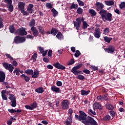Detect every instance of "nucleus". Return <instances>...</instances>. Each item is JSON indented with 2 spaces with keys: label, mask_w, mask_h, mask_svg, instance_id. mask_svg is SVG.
Masks as SVG:
<instances>
[{
  "label": "nucleus",
  "mask_w": 125,
  "mask_h": 125,
  "mask_svg": "<svg viewBox=\"0 0 125 125\" xmlns=\"http://www.w3.org/2000/svg\"><path fill=\"white\" fill-rule=\"evenodd\" d=\"M14 74H16L17 76L20 75V69L19 68H15L14 71Z\"/></svg>",
  "instance_id": "nucleus-36"
},
{
  "label": "nucleus",
  "mask_w": 125,
  "mask_h": 125,
  "mask_svg": "<svg viewBox=\"0 0 125 125\" xmlns=\"http://www.w3.org/2000/svg\"><path fill=\"white\" fill-rule=\"evenodd\" d=\"M21 11V13H22L23 14V15H24V16H28V15H29V12H28L26 11H25L24 10H22Z\"/></svg>",
  "instance_id": "nucleus-49"
},
{
  "label": "nucleus",
  "mask_w": 125,
  "mask_h": 125,
  "mask_svg": "<svg viewBox=\"0 0 125 125\" xmlns=\"http://www.w3.org/2000/svg\"><path fill=\"white\" fill-rule=\"evenodd\" d=\"M83 63H79L76 66L73 67L71 69L72 73H73L75 76H78V75H83V71L79 70V69L83 67Z\"/></svg>",
  "instance_id": "nucleus-4"
},
{
  "label": "nucleus",
  "mask_w": 125,
  "mask_h": 125,
  "mask_svg": "<svg viewBox=\"0 0 125 125\" xmlns=\"http://www.w3.org/2000/svg\"><path fill=\"white\" fill-rule=\"evenodd\" d=\"M103 32H104V34L106 35V34H108V33H110V29H109V28H105Z\"/></svg>",
  "instance_id": "nucleus-50"
},
{
  "label": "nucleus",
  "mask_w": 125,
  "mask_h": 125,
  "mask_svg": "<svg viewBox=\"0 0 125 125\" xmlns=\"http://www.w3.org/2000/svg\"><path fill=\"white\" fill-rule=\"evenodd\" d=\"M24 73L29 76H32L33 74H34V70L32 69H27L24 71Z\"/></svg>",
  "instance_id": "nucleus-24"
},
{
  "label": "nucleus",
  "mask_w": 125,
  "mask_h": 125,
  "mask_svg": "<svg viewBox=\"0 0 125 125\" xmlns=\"http://www.w3.org/2000/svg\"><path fill=\"white\" fill-rule=\"evenodd\" d=\"M25 5L26 3L25 2L20 1L18 3V9L21 11H22V10H24V9H25Z\"/></svg>",
  "instance_id": "nucleus-16"
},
{
  "label": "nucleus",
  "mask_w": 125,
  "mask_h": 125,
  "mask_svg": "<svg viewBox=\"0 0 125 125\" xmlns=\"http://www.w3.org/2000/svg\"><path fill=\"white\" fill-rule=\"evenodd\" d=\"M37 28L41 35H44V34H45V31H44V29H42L43 28V27L42 26H37Z\"/></svg>",
  "instance_id": "nucleus-25"
},
{
  "label": "nucleus",
  "mask_w": 125,
  "mask_h": 125,
  "mask_svg": "<svg viewBox=\"0 0 125 125\" xmlns=\"http://www.w3.org/2000/svg\"><path fill=\"white\" fill-rule=\"evenodd\" d=\"M104 51L107 53L113 54L115 52V46L109 45L108 48H104Z\"/></svg>",
  "instance_id": "nucleus-12"
},
{
  "label": "nucleus",
  "mask_w": 125,
  "mask_h": 125,
  "mask_svg": "<svg viewBox=\"0 0 125 125\" xmlns=\"http://www.w3.org/2000/svg\"><path fill=\"white\" fill-rule=\"evenodd\" d=\"M35 25H36V21L35 19H32L29 22V27L32 28V27H34Z\"/></svg>",
  "instance_id": "nucleus-37"
},
{
  "label": "nucleus",
  "mask_w": 125,
  "mask_h": 125,
  "mask_svg": "<svg viewBox=\"0 0 125 125\" xmlns=\"http://www.w3.org/2000/svg\"><path fill=\"white\" fill-rule=\"evenodd\" d=\"M11 106L12 107H16V100L11 101Z\"/></svg>",
  "instance_id": "nucleus-56"
},
{
  "label": "nucleus",
  "mask_w": 125,
  "mask_h": 125,
  "mask_svg": "<svg viewBox=\"0 0 125 125\" xmlns=\"http://www.w3.org/2000/svg\"><path fill=\"white\" fill-rule=\"evenodd\" d=\"M8 98L9 99H10V100H11V101H14V100H16V98H15L13 94H11Z\"/></svg>",
  "instance_id": "nucleus-43"
},
{
  "label": "nucleus",
  "mask_w": 125,
  "mask_h": 125,
  "mask_svg": "<svg viewBox=\"0 0 125 125\" xmlns=\"http://www.w3.org/2000/svg\"><path fill=\"white\" fill-rule=\"evenodd\" d=\"M33 73L34 74H32V78H34V79L38 78V76L40 75V71L39 70L34 71V72Z\"/></svg>",
  "instance_id": "nucleus-29"
},
{
  "label": "nucleus",
  "mask_w": 125,
  "mask_h": 125,
  "mask_svg": "<svg viewBox=\"0 0 125 125\" xmlns=\"http://www.w3.org/2000/svg\"><path fill=\"white\" fill-rule=\"evenodd\" d=\"M47 55L49 57H52V50L49 49L48 51Z\"/></svg>",
  "instance_id": "nucleus-59"
},
{
  "label": "nucleus",
  "mask_w": 125,
  "mask_h": 125,
  "mask_svg": "<svg viewBox=\"0 0 125 125\" xmlns=\"http://www.w3.org/2000/svg\"><path fill=\"white\" fill-rule=\"evenodd\" d=\"M74 63H75V60H74V59H72L67 62V65H68V66H70V65H73Z\"/></svg>",
  "instance_id": "nucleus-45"
},
{
  "label": "nucleus",
  "mask_w": 125,
  "mask_h": 125,
  "mask_svg": "<svg viewBox=\"0 0 125 125\" xmlns=\"http://www.w3.org/2000/svg\"><path fill=\"white\" fill-rule=\"evenodd\" d=\"M34 7V5L33 4H29L28 7H27V10L29 11V13H33L32 10H33V8Z\"/></svg>",
  "instance_id": "nucleus-31"
},
{
  "label": "nucleus",
  "mask_w": 125,
  "mask_h": 125,
  "mask_svg": "<svg viewBox=\"0 0 125 125\" xmlns=\"http://www.w3.org/2000/svg\"><path fill=\"white\" fill-rule=\"evenodd\" d=\"M52 12L53 13V17H56L58 15V12L54 8L51 10Z\"/></svg>",
  "instance_id": "nucleus-40"
},
{
  "label": "nucleus",
  "mask_w": 125,
  "mask_h": 125,
  "mask_svg": "<svg viewBox=\"0 0 125 125\" xmlns=\"http://www.w3.org/2000/svg\"><path fill=\"white\" fill-rule=\"evenodd\" d=\"M111 120V116L110 115H106L103 117L102 121L103 122H108V121H110Z\"/></svg>",
  "instance_id": "nucleus-33"
},
{
  "label": "nucleus",
  "mask_w": 125,
  "mask_h": 125,
  "mask_svg": "<svg viewBox=\"0 0 125 125\" xmlns=\"http://www.w3.org/2000/svg\"><path fill=\"white\" fill-rule=\"evenodd\" d=\"M79 113V116L77 114L75 115V120L82 122V123L83 122H85L87 120V115H86V113L82 110H80Z\"/></svg>",
  "instance_id": "nucleus-3"
},
{
  "label": "nucleus",
  "mask_w": 125,
  "mask_h": 125,
  "mask_svg": "<svg viewBox=\"0 0 125 125\" xmlns=\"http://www.w3.org/2000/svg\"><path fill=\"white\" fill-rule=\"evenodd\" d=\"M53 65L57 69H59V70H65V69H66L65 66H64L63 65L60 64V63L59 62L54 63Z\"/></svg>",
  "instance_id": "nucleus-14"
},
{
  "label": "nucleus",
  "mask_w": 125,
  "mask_h": 125,
  "mask_svg": "<svg viewBox=\"0 0 125 125\" xmlns=\"http://www.w3.org/2000/svg\"><path fill=\"white\" fill-rule=\"evenodd\" d=\"M110 115L112 117V118H114L115 116H116V113L114 111H111L109 112Z\"/></svg>",
  "instance_id": "nucleus-58"
},
{
  "label": "nucleus",
  "mask_w": 125,
  "mask_h": 125,
  "mask_svg": "<svg viewBox=\"0 0 125 125\" xmlns=\"http://www.w3.org/2000/svg\"><path fill=\"white\" fill-rule=\"evenodd\" d=\"M72 118H73V116H69L67 120H65V124L66 125H71V124L73 123V119Z\"/></svg>",
  "instance_id": "nucleus-21"
},
{
  "label": "nucleus",
  "mask_w": 125,
  "mask_h": 125,
  "mask_svg": "<svg viewBox=\"0 0 125 125\" xmlns=\"http://www.w3.org/2000/svg\"><path fill=\"white\" fill-rule=\"evenodd\" d=\"M81 95H83L84 96H86V95H88L89 93H90V90H82L81 91Z\"/></svg>",
  "instance_id": "nucleus-27"
},
{
  "label": "nucleus",
  "mask_w": 125,
  "mask_h": 125,
  "mask_svg": "<svg viewBox=\"0 0 125 125\" xmlns=\"http://www.w3.org/2000/svg\"><path fill=\"white\" fill-rule=\"evenodd\" d=\"M76 21H73V24L74 25V27H76V29L77 31L80 30V28H81V25L82 24V22H83L82 29L83 30H86V28L89 26L88 24H87V22L84 21V19L83 17L82 18H78L76 19Z\"/></svg>",
  "instance_id": "nucleus-1"
},
{
  "label": "nucleus",
  "mask_w": 125,
  "mask_h": 125,
  "mask_svg": "<svg viewBox=\"0 0 125 125\" xmlns=\"http://www.w3.org/2000/svg\"><path fill=\"white\" fill-rule=\"evenodd\" d=\"M57 39H58L60 41H62V40H64V36L61 32H58L56 35Z\"/></svg>",
  "instance_id": "nucleus-23"
},
{
  "label": "nucleus",
  "mask_w": 125,
  "mask_h": 125,
  "mask_svg": "<svg viewBox=\"0 0 125 125\" xmlns=\"http://www.w3.org/2000/svg\"><path fill=\"white\" fill-rule=\"evenodd\" d=\"M9 30L12 34H13V33L15 32V28H14V25L13 24L10 25L9 27Z\"/></svg>",
  "instance_id": "nucleus-35"
},
{
  "label": "nucleus",
  "mask_w": 125,
  "mask_h": 125,
  "mask_svg": "<svg viewBox=\"0 0 125 125\" xmlns=\"http://www.w3.org/2000/svg\"><path fill=\"white\" fill-rule=\"evenodd\" d=\"M38 57V54L37 53H34L32 56V59L33 60V62H36L37 61V58Z\"/></svg>",
  "instance_id": "nucleus-46"
},
{
  "label": "nucleus",
  "mask_w": 125,
  "mask_h": 125,
  "mask_svg": "<svg viewBox=\"0 0 125 125\" xmlns=\"http://www.w3.org/2000/svg\"><path fill=\"white\" fill-rule=\"evenodd\" d=\"M31 30L32 32V34L34 37L37 38L39 36V30L37 29V27L33 26L31 28Z\"/></svg>",
  "instance_id": "nucleus-15"
},
{
  "label": "nucleus",
  "mask_w": 125,
  "mask_h": 125,
  "mask_svg": "<svg viewBox=\"0 0 125 125\" xmlns=\"http://www.w3.org/2000/svg\"><path fill=\"white\" fill-rule=\"evenodd\" d=\"M35 92L37 93H43L44 92V90L42 87H40L35 89Z\"/></svg>",
  "instance_id": "nucleus-26"
},
{
  "label": "nucleus",
  "mask_w": 125,
  "mask_h": 125,
  "mask_svg": "<svg viewBox=\"0 0 125 125\" xmlns=\"http://www.w3.org/2000/svg\"><path fill=\"white\" fill-rule=\"evenodd\" d=\"M104 2L106 5H108V6L114 5V4H115V2L113 0L104 1Z\"/></svg>",
  "instance_id": "nucleus-30"
},
{
  "label": "nucleus",
  "mask_w": 125,
  "mask_h": 125,
  "mask_svg": "<svg viewBox=\"0 0 125 125\" xmlns=\"http://www.w3.org/2000/svg\"><path fill=\"white\" fill-rule=\"evenodd\" d=\"M104 41L105 42H108V43H110L111 42V41L113 40V38H109L107 36L104 37Z\"/></svg>",
  "instance_id": "nucleus-32"
},
{
  "label": "nucleus",
  "mask_w": 125,
  "mask_h": 125,
  "mask_svg": "<svg viewBox=\"0 0 125 125\" xmlns=\"http://www.w3.org/2000/svg\"><path fill=\"white\" fill-rule=\"evenodd\" d=\"M78 7H79L78 4H77V3L75 4V3H73L71 4V5L70 6V9H73V8H74V9H77L78 8Z\"/></svg>",
  "instance_id": "nucleus-38"
},
{
  "label": "nucleus",
  "mask_w": 125,
  "mask_h": 125,
  "mask_svg": "<svg viewBox=\"0 0 125 125\" xmlns=\"http://www.w3.org/2000/svg\"><path fill=\"white\" fill-rule=\"evenodd\" d=\"M58 32H59V30L55 28L52 27L51 30V35L54 36V37H55L56 36V34H57V33H58Z\"/></svg>",
  "instance_id": "nucleus-22"
},
{
  "label": "nucleus",
  "mask_w": 125,
  "mask_h": 125,
  "mask_svg": "<svg viewBox=\"0 0 125 125\" xmlns=\"http://www.w3.org/2000/svg\"><path fill=\"white\" fill-rule=\"evenodd\" d=\"M82 72H83L84 74H86V75H89V74H90V71L86 69L83 70Z\"/></svg>",
  "instance_id": "nucleus-51"
},
{
  "label": "nucleus",
  "mask_w": 125,
  "mask_h": 125,
  "mask_svg": "<svg viewBox=\"0 0 125 125\" xmlns=\"http://www.w3.org/2000/svg\"><path fill=\"white\" fill-rule=\"evenodd\" d=\"M51 89L52 91L56 92V93H60L61 92V90L60 89V88L54 85L52 86Z\"/></svg>",
  "instance_id": "nucleus-17"
},
{
  "label": "nucleus",
  "mask_w": 125,
  "mask_h": 125,
  "mask_svg": "<svg viewBox=\"0 0 125 125\" xmlns=\"http://www.w3.org/2000/svg\"><path fill=\"white\" fill-rule=\"evenodd\" d=\"M88 12L89 13H90V14L91 15L92 17L93 16H96V12L95 11V10H93V9H89L88 10Z\"/></svg>",
  "instance_id": "nucleus-34"
},
{
  "label": "nucleus",
  "mask_w": 125,
  "mask_h": 125,
  "mask_svg": "<svg viewBox=\"0 0 125 125\" xmlns=\"http://www.w3.org/2000/svg\"><path fill=\"white\" fill-rule=\"evenodd\" d=\"M8 111L10 114H14V113H16V110L13 109H8Z\"/></svg>",
  "instance_id": "nucleus-55"
},
{
  "label": "nucleus",
  "mask_w": 125,
  "mask_h": 125,
  "mask_svg": "<svg viewBox=\"0 0 125 125\" xmlns=\"http://www.w3.org/2000/svg\"><path fill=\"white\" fill-rule=\"evenodd\" d=\"M31 107L33 108V109H36L38 107V104H37V102H34L32 104H31Z\"/></svg>",
  "instance_id": "nucleus-47"
},
{
  "label": "nucleus",
  "mask_w": 125,
  "mask_h": 125,
  "mask_svg": "<svg viewBox=\"0 0 125 125\" xmlns=\"http://www.w3.org/2000/svg\"><path fill=\"white\" fill-rule=\"evenodd\" d=\"M105 107L107 110H114V106L112 104H106Z\"/></svg>",
  "instance_id": "nucleus-39"
},
{
  "label": "nucleus",
  "mask_w": 125,
  "mask_h": 125,
  "mask_svg": "<svg viewBox=\"0 0 125 125\" xmlns=\"http://www.w3.org/2000/svg\"><path fill=\"white\" fill-rule=\"evenodd\" d=\"M2 66L5 69H6V70H8L10 73H12V72H13V70H14V66H13V65L10 63L5 62H3Z\"/></svg>",
  "instance_id": "nucleus-7"
},
{
  "label": "nucleus",
  "mask_w": 125,
  "mask_h": 125,
  "mask_svg": "<svg viewBox=\"0 0 125 125\" xmlns=\"http://www.w3.org/2000/svg\"><path fill=\"white\" fill-rule=\"evenodd\" d=\"M82 122L85 125H98L97 122L90 116H87L86 120Z\"/></svg>",
  "instance_id": "nucleus-5"
},
{
  "label": "nucleus",
  "mask_w": 125,
  "mask_h": 125,
  "mask_svg": "<svg viewBox=\"0 0 125 125\" xmlns=\"http://www.w3.org/2000/svg\"><path fill=\"white\" fill-rule=\"evenodd\" d=\"M97 99L98 101H101V100H103L102 95H99L97 97Z\"/></svg>",
  "instance_id": "nucleus-62"
},
{
  "label": "nucleus",
  "mask_w": 125,
  "mask_h": 125,
  "mask_svg": "<svg viewBox=\"0 0 125 125\" xmlns=\"http://www.w3.org/2000/svg\"><path fill=\"white\" fill-rule=\"evenodd\" d=\"M5 55L6 57H7V58H8V59H10V60H13V58L10 56V54H6Z\"/></svg>",
  "instance_id": "nucleus-57"
},
{
  "label": "nucleus",
  "mask_w": 125,
  "mask_h": 125,
  "mask_svg": "<svg viewBox=\"0 0 125 125\" xmlns=\"http://www.w3.org/2000/svg\"><path fill=\"white\" fill-rule=\"evenodd\" d=\"M119 7L121 9H123V8H125V2H122L119 5Z\"/></svg>",
  "instance_id": "nucleus-52"
},
{
  "label": "nucleus",
  "mask_w": 125,
  "mask_h": 125,
  "mask_svg": "<svg viewBox=\"0 0 125 125\" xmlns=\"http://www.w3.org/2000/svg\"><path fill=\"white\" fill-rule=\"evenodd\" d=\"M46 7H47V8L51 9L52 8V4H51L50 2L46 3Z\"/></svg>",
  "instance_id": "nucleus-54"
},
{
  "label": "nucleus",
  "mask_w": 125,
  "mask_h": 125,
  "mask_svg": "<svg viewBox=\"0 0 125 125\" xmlns=\"http://www.w3.org/2000/svg\"><path fill=\"white\" fill-rule=\"evenodd\" d=\"M25 39H31L32 40H34V36L31 35H27L25 37Z\"/></svg>",
  "instance_id": "nucleus-61"
},
{
  "label": "nucleus",
  "mask_w": 125,
  "mask_h": 125,
  "mask_svg": "<svg viewBox=\"0 0 125 125\" xmlns=\"http://www.w3.org/2000/svg\"><path fill=\"white\" fill-rule=\"evenodd\" d=\"M93 108L95 109H99V110H102V106H101V104L98 102H95L93 105Z\"/></svg>",
  "instance_id": "nucleus-19"
},
{
  "label": "nucleus",
  "mask_w": 125,
  "mask_h": 125,
  "mask_svg": "<svg viewBox=\"0 0 125 125\" xmlns=\"http://www.w3.org/2000/svg\"><path fill=\"white\" fill-rule=\"evenodd\" d=\"M56 84L57 86H62V82L61 81H57Z\"/></svg>",
  "instance_id": "nucleus-63"
},
{
  "label": "nucleus",
  "mask_w": 125,
  "mask_h": 125,
  "mask_svg": "<svg viewBox=\"0 0 125 125\" xmlns=\"http://www.w3.org/2000/svg\"><path fill=\"white\" fill-rule=\"evenodd\" d=\"M25 107L26 108V109H27V110H33V108L32 107V106H30V105H25Z\"/></svg>",
  "instance_id": "nucleus-64"
},
{
  "label": "nucleus",
  "mask_w": 125,
  "mask_h": 125,
  "mask_svg": "<svg viewBox=\"0 0 125 125\" xmlns=\"http://www.w3.org/2000/svg\"><path fill=\"white\" fill-rule=\"evenodd\" d=\"M95 38L99 39L101 37V32H100V28L99 27H96L95 29V31L93 33Z\"/></svg>",
  "instance_id": "nucleus-11"
},
{
  "label": "nucleus",
  "mask_w": 125,
  "mask_h": 125,
  "mask_svg": "<svg viewBox=\"0 0 125 125\" xmlns=\"http://www.w3.org/2000/svg\"><path fill=\"white\" fill-rule=\"evenodd\" d=\"M17 32L20 36H26L27 33L25 28H20L17 30Z\"/></svg>",
  "instance_id": "nucleus-13"
},
{
  "label": "nucleus",
  "mask_w": 125,
  "mask_h": 125,
  "mask_svg": "<svg viewBox=\"0 0 125 125\" xmlns=\"http://www.w3.org/2000/svg\"><path fill=\"white\" fill-rule=\"evenodd\" d=\"M77 78L78 80H80V81H83V80L85 79V77H84L83 75H82L80 74L78 75Z\"/></svg>",
  "instance_id": "nucleus-41"
},
{
  "label": "nucleus",
  "mask_w": 125,
  "mask_h": 125,
  "mask_svg": "<svg viewBox=\"0 0 125 125\" xmlns=\"http://www.w3.org/2000/svg\"><path fill=\"white\" fill-rule=\"evenodd\" d=\"M4 2L5 3H8L7 5V7L8 8V10L10 11V12H12V11H13V9H14L13 5H12V0H4Z\"/></svg>",
  "instance_id": "nucleus-9"
},
{
  "label": "nucleus",
  "mask_w": 125,
  "mask_h": 125,
  "mask_svg": "<svg viewBox=\"0 0 125 125\" xmlns=\"http://www.w3.org/2000/svg\"><path fill=\"white\" fill-rule=\"evenodd\" d=\"M5 80V73L2 71H0V83H3Z\"/></svg>",
  "instance_id": "nucleus-18"
},
{
  "label": "nucleus",
  "mask_w": 125,
  "mask_h": 125,
  "mask_svg": "<svg viewBox=\"0 0 125 125\" xmlns=\"http://www.w3.org/2000/svg\"><path fill=\"white\" fill-rule=\"evenodd\" d=\"M99 14L101 16V19L104 22H106V21L111 22L113 20V15L110 12H107L106 10H103L101 11H100Z\"/></svg>",
  "instance_id": "nucleus-2"
},
{
  "label": "nucleus",
  "mask_w": 125,
  "mask_h": 125,
  "mask_svg": "<svg viewBox=\"0 0 125 125\" xmlns=\"http://www.w3.org/2000/svg\"><path fill=\"white\" fill-rule=\"evenodd\" d=\"M107 94L102 95L103 100H105V101H108V97H107Z\"/></svg>",
  "instance_id": "nucleus-60"
},
{
  "label": "nucleus",
  "mask_w": 125,
  "mask_h": 125,
  "mask_svg": "<svg viewBox=\"0 0 125 125\" xmlns=\"http://www.w3.org/2000/svg\"><path fill=\"white\" fill-rule=\"evenodd\" d=\"M26 42V38L25 37H21L19 36H17L15 37L14 39L13 43H16V44H19V43H23Z\"/></svg>",
  "instance_id": "nucleus-6"
},
{
  "label": "nucleus",
  "mask_w": 125,
  "mask_h": 125,
  "mask_svg": "<svg viewBox=\"0 0 125 125\" xmlns=\"http://www.w3.org/2000/svg\"><path fill=\"white\" fill-rule=\"evenodd\" d=\"M81 55V52H80L79 50H76L75 53L74 54V56L78 58L79 56Z\"/></svg>",
  "instance_id": "nucleus-53"
},
{
  "label": "nucleus",
  "mask_w": 125,
  "mask_h": 125,
  "mask_svg": "<svg viewBox=\"0 0 125 125\" xmlns=\"http://www.w3.org/2000/svg\"><path fill=\"white\" fill-rule=\"evenodd\" d=\"M74 113V110L72 108H69L68 111V114L69 115V116L73 117L72 114Z\"/></svg>",
  "instance_id": "nucleus-48"
},
{
  "label": "nucleus",
  "mask_w": 125,
  "mask_h": 125,
  "mask_svg": "<svg viewBox=\"0 0 125 125\" xmlns=\"http://www.w3.org/2000/svg\"><path fill=\"white\" fill-rule=\"evenodd\" d=\"M70 107V102L67 100H63L62 102V108L63 110H68Z\"/></svg>",
  "instance_id": "nucleus-8"
},
{
  "label": "nucleus",
  "mask_w": 125,
  "mask_h": 125,
  "mask_svg": "<svg viewBox=\"0 0 125 125\" xmlns=\"http://www.w3.org/2000/svg\"><path fill=\"white\" fill-rule=\"evenodd\" d=\"M83 10L82 9L81 7H78L77 8V13H78L79 15L83 14Z\"/></svg>",
  "instance_id": "nucleus-42"
},
{
  "label": "nucleus",
  "mask_w": 125,
  "mask_h": 125,
  "mask_svg": "<svg viewBox=\"0 0 125 125\" xmlns=\"http://www.w3.org/2000/svg\"><path fill=\"white\" fill-rule=\"evenodd\" d=\"M21 79H22L23 80H24V81H25V82H26V83H29V82H30V77L25 75V74H22L21 76Z\"/></svg>",
  "instance_id": "nucleus-20"
},
{
  "label": "nucleus",
  "mask_w": 125,
  "mask_h": 125,
  "mask_svg": "<svg viewBox=\"0 0 125 125\" xmlns=\"http://www.w3.org/2000/svg\"><path fill=\"white\" fill-rule=\"evenodd\" d=\"M95 5L96 7V10L97 11H101L102 10H104L103 9V8L104 7V4L102 3H100V2H97Z\"/></svg>",
  "instance_id": "nucleus-10"
},
{
  "label": "nucleus",
  "mask_w": 125,
  "mask_h": 125,
  "mask_svg": "<svg viewBox=\"0 0 125 125\" xmlns=\"http://www.w3.org/2000/svg\"><path fill=\"white\" fill-rule=\"evenodd\" d=\"M77 1L78 3L79 6H84V2L81 0H77Z\"/></svg>",
  "instance_id": "nucleus-44"
},
{
  "label": "nucleus",
  "mask_w": 125,
  "mask_h": 125,
  "mask_svg": "<svg viewBox=\"0 0 125 125\" xmlns=\"http://www.w3.org/2000/svg\"><path fill=\"white\" fill-rule=\"evenodd\" d=\"M88 113L90 116H92V117H94V116H96V112L93 111L92 109H88Z\"/></svg>",
  "instance_id": "nucleus-28"
}]
</instances>
